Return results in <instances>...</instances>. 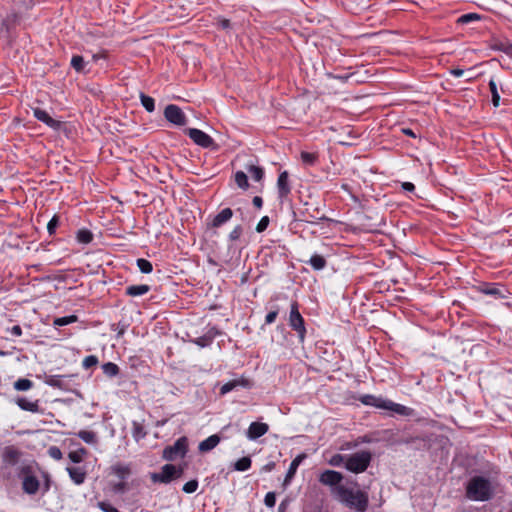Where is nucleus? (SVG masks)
Returning <instances> with one entry per match:
<instances>
[{
	"mask_svg": "<svg viewBox=\"0 0 512 512\" xmlns=\"http://www.w3.org/2000/svg\"><path fill=\"white\" fill-rule=\"evenodd\" d=\"M164 116L169 122L175 125L183 126L186 124V117L177 105H168L164 110Z\"/></svg>",
	"mask_w": 512,
	"mask_h": 512,
	"instance_id": "8",
	"label": "nucleus"
},
{
	"mask_svg": "<svg viewBox=\"0 0 512 512\" xmlns=\"http://www.w3.org/2000/svg\"><path fill=\"white\" fill-rule=\"evenodd\" d=\"M235 182L238 187L246 190L249 187L247 175L243 171H237L235 174Z\"/></svg>",
	"mask_w": 512,
	"mask_h": 512,
	"instance_id": "39",
	"label": "nucleus"
},
{
	"mask_svg": "<svg viewBox=\"0 0 512 512\" xmlns=\"http://www.w3.org/2000/svg\"><path fill=\"white\" fill-rule=\"evenodd\" d=\"M58 218L57 216H54L49 222H48V225H47V230L49 232L50 235L54 234L55 233V230L58 226Z\"/></svg>",
	"mask_w": 512,
	"mask_h": 512,
	"instance_id": "52",
	"label": "nucleus"
},
{
	"mask_svg": "<svg viewBox=\"0 0 512 512\" xmlns=\"http://www.w3.org/2000/svg\"><path fill=\"white\" fill-rule=\"evenodd\" d=\"M314 270H322L327 262L325 258L319 254H314L308 262Z\"/></svg>",
	"mask_w": 512,
	"mask_h": 512,
	"instance_id": "26",
	"label": "nucleus"
},
{
	"mask_svg": "<svg viewBox=\"0 0 512 512\" xmlns=\"http://www.w3.org/2000/svg\"><path fill=\"white\" fill-rule=\"evenodd\" d=\"M185 132L196 145L202 148H217V145L215 144L213 138L210 137L205 132H203L202 130L196 128H189Z\"/></svg>",
	"mask_w": 512,
	"mask_h": 512,
	"instance_id": "7",
	"label": "nucleus"
},
{
	"mask_svg": "<svg viewBox=\"0 0 512 512\" xmlns=\"http://www.w3.org/2000/svg\"><path fill=\"white\" fill-rule=\"evenodd\" d=\"M247 170L248 172L250 173L251 177L259 182L262 180L263 176H264V171L261 167L259 166H255V165H249L247 167Z\"/></svg>",
	"mask_w": 512,
	"mask_h": 512,
	"instance_id": "37",
	"label": "nucleus"
},
{
	"mask_svg": "<svg viewBox=\"0 0 512 512\" xmlns=\"http://www.w3.org/2000/svg\"><path fill=\"white\" fill-rule=\"evenodd\" d=\"M67 472L70 476V478L72 479V481L77 484V485H80L82 483H84L85 481V478H86V472L83 468L81 467H67Z\"/></svg>",
	"mask_w": 512,
	"mask_h": 512,
	"instance_id": "19",
	"label": "nucleus"
},
{
	"mask_svg": "<svg viewBox=\"0 0 512 512\" xmlns=\"http://www.w3.org/2000/svg\"><path fill=\"white\" fill-rule=\"evenodd\" d=\"M289 325L293 330H295L298 334L299 340L301 342L305 339L306 328L304 324V319L299 312V307L297 302H293L291 304V310L289 315Z\"/></svg>",
	"mask_w": 512,
	"mask_h": 512,
	"instance_id": "4",
	"label": "nucleus"
},
{
	"mask_svg": "<svg viewBox=\"0 0 512 512\" xmlns=\"http://www.w3.org/2000/svg\"><path fill=\"white\" fill-rule=\"evenodd\" d=\"M60 375H49L45 377V383L51 387L62 388L63 382Z\"/></svg>",
	"mask_w": 512,
	"mask_h": 512,
	"instance_id": "40",
	"label": "nucleus"
},
{
	"mask_svg": "<svg viewBox=\"0 0 512 512\" xmlns=\"http://www.w3.org/2000/svg\"><path fill=\"white\" fill-rule=\"evenodd\" d=\"M480 18H481L480 15L477 14V13H468V14L462 15L458 19V22L462 23V24H466V23H469V22L474 21V20H479Z\"/></svg>",
	"mask_w": 512,
	"mask_h": 512,
	"instance_id": "45",
	"label": "nucleus"
},
{
	"mask_svg": "<svg viewBox=\"0 0 512 512\" xmlns=\"http://www.w3.org/2000/svg\"><path fill=\"white\" fill-rule=\"evenodd\" d=\"M137 266L142 273L148 274L153 270V266L150 261L140 258L137 260Z\"/></svg>",
	"mask_w": 512,
	"mask_h": 512,
	"instance_id": "42",
	"label": "nucleus"
},
{
	"mask_svg": "<svg viewBox=\"0 0 512 512\" xmlns=\"http://www.w3.org/2000/svg\"><path fill=\"white\" fill-rule=\"evenodd\" d=\"M21 453L18 449L9 446L6 447L3 452V462L7 465H15L18 463L20 459Z\"/></svg>",
	"mask_w": 512,
	"mask_h": 512,
	"instance_id": "16",
	"label": "nucleus"
},
{
	"mask_svg": "<svg viewBox=\"0 0 512 512\" xmlns=\"http://www.w3.org/2000/svg\"><path fill=\"white\" fill-rule=\"evenodd\" d=\"M306 458V454L302 453V454H299L298 456H296L290 466H289V469L286 473V476H285V479H284V486L289 484L291 482V480L293 479L299 465L301 464V462Z\"/></svg>",
	"mask_w": 512,
	"mask_h": 512,
	"instance_id": "15",
	"label": "nucleus"
},
{
	"mask_svg": "<svg viewBox=\"0 0 512 512\" xmlns=\"http://www.w3.org/2000/svg\"><path fill=\"white\" fill-rule=\"evenodd\" d=\"M197 488H198V481L194 479V480H190L187 483H185L182 489L185 493H193L197 490Z\"/></svg>",
	"mask_w": 512,
	"mask_h": 512,
	"instance_id": "47",
	"label": "nucleus"
},
{
	"mask_svg": "<svg viewBox=\"0 0 512 512\" xmlns=\"http://www.w3.org/2000/svg\"><path fill=\"white\" fill-rule=\"evenodd\" d=\"M382 409L390 410L394 413H397V414L403 415V416H411L413 414V409L406 407L404 405L398 404V403H394L390 400H384Z\"/></svg>",
	"mask_w": 512,
	"mask_h": 512,
	"instance_id": "14",
	"label": "nucleus"
},
{
	"mask_svg": "<svg viewBox=\"0 0 512 512\" xmlns=\"http://www.w3.org/2000/svg\"><path fill=\"white\" fill-rule=\"evenodd\" d=\"M268 225H269V217L268 216H264L258 222V224L256 226V231L261 233V232H263V231H265L267 229Z\"/></svg>",
	"mask_w": 512,
	"mask_h": 512,
	"instance_id": "51",
	"label": "nucleus"
},
{
	"mask_svg": "<svg viewBox=\"0 0 512 512\" xmlns=\"http://www.w3.org/2000/svg\"><path fill=\"white\" fill-rule=\"evenodd\" d=\"M509 41L498 37H492L489 42V47L493 50L506 52Z\"/></svg>",
	"mask_w": 512,
	"mask_h": 512,
	"instance_id": "24",
	"label": "nucleus"
},
{
	"mask_svg": "<svg viewBox=\"0 0 512 512\" xmlns=\"http://www.w3.org/2000/svg\"><path fill=\"white\" fill-rule=\"evenodd\" d=\"M146 434L144 427L140 423L133 422L132 435L137 442L143 439Z\"/></svg>",
	"mask_w": 512,
	"mask_h": 512,
	"instance_id": "33",
	"label": "nucleus"
},
{
	"mask_svg": "<svg viewBox=\"0 0 512 512\" xmlns=\"http://www.w3.org/2000/svg\"><path fill=\"white\" fill-rule=\"evenodd\" d=\"M251 386V382L249 379L245 377H240L238 379H233L225 383L221 389L220 393L222 395L229 393L230 391L236 389L237 387L249 388Z\"/></svg>",
	"mask_w": 512,
	"mask_h": 512,
	"instance_id": "13",
	"label": "nucleus"
},
{
	"mask_svg": "<svg viewBox=\"0 0 512 512\" xmlns=\"http://www.w3.org/2000/svg\"><path fill=\"white\" fill-rule=\"evenodd\" d=\"M196 344L204 347L207 343H206V340L204 338H198L196 341Z\"/></svg>",
	"mask_w": 512,
	"mask_h": 512,
	"instance_id": "64",
	"label": "nucleus"
},
{
	"mask_svg": "<svg viewBox=\"0 0 512 512\" xmlns=\"http://www.w3.org/2000/svg\"><path fill=\"white\" fill-rule=\"evenodd\" d=\"M264 503L267 507H274L275 506V503H276V495L274 492H268L266 495H265V498H264Z\"/></svg>",
	"mask_w": 512,
	"mask_h": 512,
	"instance_id": "50",
	"label": "nucleus"
},
{
	"mask_svg": "<svg viewBox=\"0 0 512 512\" xmlns=\"http://www.w3.org/2000/svg\"><path fill=\"white\" fill-rule=\"evenodd\" d=\"M263 204V200L260 196H255L253 198V205L257 208H261Z\"/></svg>",
	"mask_w": 512,
	"mask_h": 512,
	"instance_id": "58",
	"label": "nucleus"
},
{
	"mask_svg": "<svg viewBox=\"0 0 512 512\" xmlns=\"http://www.w3.org/2000/svg\"><path fill=\"white\" fill-rule=\"evenodd\" d=\"M277 188L279 198L281 199L286 198L290 194L291 187L289 184V174L287 171H283L279 174L277 180Z\"/></svg>",
	"mask_w": 512,
	"mask_h": 512,
	"instance_id": "12",
	"label": "nucleus"
},
{
	"mask_svg": "<svg viewBox=\"0 0 512 512\" xmlns=\"http://www.w3.org/2000/svg\"><path fill=\"white\" fill-rule=\"evenodd\" d=\"M232 216L233 211L230 208H225L214 217L212 225L214 227H219L222 224L229 221L232 218Z\"/></svg>",
	"mask_w": 512,
	"mask_h": 512,
	"instance_id": "22",
	"label": "nucleus"
},
{
	"mask_svg": "<svg viewBox=\"0 0 512 512\" xmlns=\"http://www.w3.org/2000/svg\"><path fill=\"white\" fill-rule=\"evenodd\" d=\"M78 242L88 244L93 240V234L86 229H81L77 232L76 236Z\"/></svg>",
	"mask_w": 512,
	"mask_h": 512,
	"instance_id": "38",
	"label": "nucleus"
},
{
	"mask_svg": "<svg viewBox=\"0 0 512 512\" xmlns=\"http://www.w3.org/2000/svg\"><path fill=\"white\" fill-rule=\"evenodd\" d=\"M112 471L121 480L127 478L131 473L130 467L122 464L112 466Z\"/></svg>",
	"mask_w": 512,
	"mask_h": 512,
	"instance_id": "25",
	"label": "nucleus"
},
{
	"mask_svg": "<svg viewBox=\"0 0 512 512\" xmlns=\"http://www.w3.org/2000/svg\"><path fill=\"white\" fill-rule=\"evenodd\" d=\"M87 454V450L85 448H79L78 450H75V451H71L69 454H68V457L69 459L73 462V463H80L82 462L84 456Z\"/></svg>",
	"mask_w": 512,
	"mask_h": 512,
	"instance_id": "34",
	"label": "nucleus"
},
{
	"mask_svg": "<svg viewBox=\"0 0 512 512\" xmlns=\"http://www.w3.org/2000/svg\"><path fill=\"white\" fill-rule=\"evenodd\" d=\"M84 59L82 56L74 55L71 59V66L77 71L82 72L84 70Z\"/></svg>",
	"mask_w": 512,
	"mask_h": 512,
	"instance_id": "43",
	"label": "nucleus"
},
{
	"mask_svg": "<svg viewBox=\"0 0 512 512\" xmlns=\"http://www.w3.org/2000/svg\"><path fill=\"white\" fill-rule=\"evenodd\" d=\"M252 461L250 457L245 456L237 460L234 464V469L237 471H246L251 467Z\"/></svg>",
	"mask_w": 512,
	"mask_h": 512,
	"instance_id": "32",
	"label": "nucleus"
},
{
	"mask_svg": "<svg viewBox=\"0 0 512 512\" xmlns=\"http://www.w3.org/2000/svg\"><path fill=\"white\" fill-rule=\"evenodd\" d=\"M16 403H17V405L22 410L29 411V412H32V413L39 412V404H38L37 400L36 401H30V400H28L25 397H19L16 400Z\"/></svg>",
	"mask_w": 512,
	"mask_h": 512,
	"instance_id": "21",
	"label": "nucleus"
},
{
	"mask_svg": "<svg viewBox=\"0 0 512 512\" xmlns=\"http://www.w3.org/2000/svg\"><path fill=\"white\" fill-rule=\"evenodd\" d=\"M278 310L271 311L266 315L265 324H272L277 318Z\"/></svg>",
	"mask_w": 512,
	"mask_h": 512,
	"instance_id": "54",
	"label": "nucleus"
},
{
	"mask_svg": "<svg viewBox=\"0 0 512 512\" xmlns=\"http://www.w3.org/2000/svg\"><path fill=\"white\" fill-rule=\"evenodd\" d=\"M242 234V228L240 226H236L229 234V238L231 240H237Z\"/></svg>",
	"mask_w": 512,
	"mask_h": 512,
	"instance_id": "53",
	"label": "nucleus"
},
{
	"mask_svg": "<svg viewBox=\"0 0 512 512\" xmlns=\"http://www.w3.org/2000/svg\"><path fill=\"white\" fill-rule=\"evenodd\" d=\"M22 488L27 494H35L39 489V480L32 475L25 476L22 482Z\"/></svg>",
	"mask_w": 512,
	"mask_h": 512,
	"instance_id": "17",
	"label": "nucleus"
},
{
	"mask_svg": "<svg viewBox=\"0 0 512 512\" xmlns=\"http://www.w3.org/2000/svg\"><path fill=\"white\" fill-rule=\"evenodd\" d=\"M402 132L407 136L416 137L415 133L410 128H403Z\"/></svg>",
	"mask_w": 512,
	"mask_h": 512,
	"instance_id": "61",
	"label": "nucleus"
},
{
	"mask_svg": "<svg viewBox=\"0 0 512 512\" xmlns=\"http://www.w3.org/2000/svg\"><path fill=\"white\" fill-rule=\"evenodd\" d=\"M489 88L492 95V103L495 107H498L500 104V95L498 92L497 84L493 79H491L489 82Z\"/></svg>",
	"mask_w": 512,
	"mask_h": 512,
	"instance_id": "36",
	"label": "nucleus"
},
{
	"mask_svg": "<svg viewBox=\"0 0 512 512\" xmlns=\"http://www.w3.org/2000/svg\"><path fill=\"white\" fill-rule=\"evenodd\" d=\"M33 115L37 120L45 123L47 126L54 130H58L61 126L60 121L53 119L45 110L41 108H33Z\"/></svg>",
	"mask_w": 512,
	"mask_h": 512,
	"instance_id": "10",
	"label": "nucleus"
},
{
	"mask_svg": "<svg viewBox=\"0 0 512 512\" xmlns=\"http://www.w3.org/2000/svg\"><path fill=\"white\" fill-rule=\"evenodd\" d=\"M11 334H13L14 336H21L22 335V328L19 326V325H15L11 328L10 330Z\"/></svg>",
	"mask_w": 512,
	"mask_h": 512,
	"instance_id": "55",
	"label": "nucleus"
},
{
	"mask_svg": "<svg viewBox=\"0 0 512 512\" xmlns=\"http://www.w3.org/2000/svg\"><path fill=\"white\" fill-rule=\"evenodd\" d=\"M402 188L405 190V191H408V192H413L415 190V186L413 183L411 182H403L402 183Z\"/></svg>",
	"mask_w": 512,
	"mask_h": 512,
	"instance_id": "56",
	"label": "nucleus"
},
{
	"mask_svg": "<svg viewBox=\"0 0 512 512\" xmlns=\"http://www.w3.org/2000/svg\"><path fill=\"white\" fill-rule=\"evenodd\" d=\"M103 373L108 377H115L119 374V367L113 362H107L102 365Z\"/></svg>",
	"mask_w": 512,
	"mask_h": 512,
	"instance_id": "30",
	"label": "nucleus"
},
{
	"mask_svg": "<svg viewBox=\"0 0 512 512\" xmlns=\"http://www.w3.org/2000/svg\"><path fill=\"white\" fill-rule=\"evenodd\" d=\"M480 291L486 295H492L495 297L504 298V289L503 286H499L497 284H484L481 286Z\"/></svg>",
	"mask_w": 512,
	"mask_h": 512,
	"instance_id": "20",
	"label": "nucleus"
},
{
	"mask_svg": "<svg viewBox=\"0 0 512 512\" xmlns=\"http://www.w3.org/2000/svg\"><path fill=\"white\" fill-rule=\"evenodd\" d=\"M343 478H344V476L342 475V473H340L338 471L325 470L319 475L318 480L322 485L330 487L331 494L333 496H335L336 488L344 486V485H341Z\"/></svg>",
	"mask_w": 512,
	"mask_h": 512,
	"instance_id": "5",
	"label": "nucleus"
},
{
	"mask_svg": "<svg viewBox=\"0 0 512 512\" xmlns=\"http://www.w3.org/2000/svg\"><path fill=\"white\" fill-rule=\"evenodd\" d=\"M187 450H188V440L185 436H183V437H180L179 439H177L173 445L167 446L166 448H164L163 458L168 461H172L177 456H181V457L185 456L187 453Z\"/></svg>",
	"mask_w": 512,
	"mask_h": 512,
	"instance_id": "6",
	"label": "nucleus"
},
{
	"mask_svg": "<svg viewBox=\"0 0 512 512\" xmlns=\"http://www.w3.org/2000/svg\"><path fill=\"white\" fill-rule=\"evenodd\" d=\"M275 468V462L271 461L261 468L262 472H270Z\"/></svg>",
	"mask_w": 512,
	"mask_h": 512,
	"instance_id": "57",
	"label": "nucleus"
},
{
	"mask_svg": "<svg viewBox=\"0 0 512 512\" xmlns=\"http://www.w3.org/2000/svg\"><path fill=\"white\" fill-rule=\"evenodd\" d=\"M505 54L512 58V43L509 42Z\"/></svg>",
	"mask_w": 512,
	"mask_h": 512,
	"instance_id": "63",
	"label": "nucleus"
},
{
	"mask_svg": "<svg viewBox=\"0 0 512 512\" xmlns=\"http://www.w3.org/2000/svg\"><path fill=\"white\" fill-rule=\"evenodd\" d=\"M177 473L176 467L172 464H165L160 473H152L151 480L154 483H169Z\"/></svg>",
	"mask_w": 512,
	"mask_h": 512,
	"instance_id": "9",
	"label": "nucleus"
},
{
	"mask_svg": "<svg viewBox=\"0 0 512 512\" xmlns=\"http://www.w3.org/2000/svg\"><path fill=\"white\" fill-rule=\"evenodd\" d=\"M360 401L365 405H371L377 408H382V405L384 403V399L377 398L373 395H364L360 398Z\"/></svg>",
	"mask_w": 512,
	"mask_h": 512,
	"instance_id": "27",
	"label": "nucleus"
},
{
	"mask_svg": "<svg viewBox=\"0 0 512 512\" xmlns=\"http://www.w3.org/2000/svg\"><path fill=\"white\" fill-rule=\"evenodd\" d=\"M33 386V382L29 379H26V378H21V379H18L15 383H14V388L18 391H26V390H29L30 388H32Z\"/></svg>",
	"mask_w": 512,
	"mask_h": 512,
	"instance_id": "41",
	"label": "nucleus"
},
{
	"mask_svg": "<svg viewBox=\"0 0 512 512\" xmlns=\"http://www.w3.org/2000/svg\"><path fill=\"white\" fill-rule=\"evenodd\" d=\"M97 506L103 512H119V510L116 507L112 506L110 503L105 502V501L98 502Z\"/></svg>",
	"mask_w": 512,
	"mask_h": 512,
	"instance_id": "49",
	"label": "nucleus"
},
{
	"mask_svg": "<svg viewBox=\"0 0 512 512\" xmlns=\"http://www.w3.org/2000/svg\"><path fill=\"white\" fill-rule=\"evenodd\" d=\"M48 454L51 458L55 459V460H61L62 457H63V454L60 450L59 447L57 446H51L49 447L48 449Z\"/></svg>",
	"mask_w": 512,
	"mask_h": 512,
	"instance_id": "48",
	"label": "nucleus"
},
{
	"mask_svg": "<svg viewBox=\"0 0 512 512\" xmlns=\"http://www.w3.org/2000/svg\"><path fill=\"white\" fill-rule=\"evenodd\" d=\"M77 436L87 444H95L97 442V435L93 431L80 430Z\"/></svg>",
	"mask_w": 512,
	"mask_h": 512,
	"instance_id": "28",
	"label": "nucleus"
},
{
	"mask_svg": "<svg viewBox=\"0 0 512 512\" xmlns=\"http://www.w3.org/2000/svg\"><path fill=\"white\" fill-rule=\"evenodd\" d=\"M372 460V454L369 451H359L347 456L345 468L355 474L366 471Z\"/></svg>",
	"mask_w": 512,
	"mask_h": 512,
	"instance_id": "3",
	"label": "nucleus"
},
{
	"mask_svg": "<svg viewBox=\"0 0 512 512\" xmlns=\"http://www.w3.org/2000/svg\"><path fill=\"white\" fill-rule=\"evenodd\" d=\"M220 25L223 29H227L230 27V21L228 19H222Z\"/></svg>",
	"mask_w": 512,
	"mask_h": 512,
	"instance_id": "62",
	"label": "nucleus"
},
{
	"mask_svg": "<svg viewBox=\"0 0 512 512\" xmlns=\"http://www.w3.org/2000/svg\"><path fill=\"white\" fill-rule=\"evenodd\" d=\"M220 442V437L217 434L209 436L207 439L199 443L198 449L200 452L205 453L214 449Z\"/></svg>",
	"mask_w": 512,
	"mask_h": 512,
	"instance_id": "18",
	"label": "nucleus"
},
{
	"mask_svg": "<svg viewBox=\"0 0 512 512\" xmlns=\"http://www.w3.org/2000/svg\"><path fill=\"white\" fill-rule=\"evenodd\" d=\"M269 430V426L263 422H252L247 430V437L250 440H256L265 435Z\"/></svg>",
	"mask_w": 512,
	"mask_h": 512,
	"instance_id": "11",
	"label": "nucleus"
},
{
	"mask_svg": "<svg viewBox=\"0 0 512 512\" xmlns=\"http://www.w3.org/2000/svg\"><path fill=\"white\" fill-rule=\"evenodd\" d=\"M140 100H141V104L143 105V107L148 111V112H153L154 109H155V102H154V99L144 93H141L140 94Z\"/></svg>",
	"mask_w": 512,
	"mask_h": 512,
	"instance_id": "35",
	"label": "nucleus"
},
{
	"mask_svg": "<svg viewBox=\"0 0 512 512\" xmlns=\"http://www.w3.org/2000/svg\"><path fill=\"white\" fill-rule=\"evenodd\" d=\"M336 500L357 512H364L368 507V495L361 490H353L346 486L336 488Z\"/></svg>",
	"mask_w": 512,
	"mask_h": 512,
	"instance_id": "1",
	"label": "nucleus"
},
{
	"mask_svg": "<svg viewBox=\"0 0 512 512\" xmlns=\"http://www.w3.org/2000/svg\"><path fill=\"white\" fill-rule=\"evenodd\" d=\"M451 74L455 77H461L464 74V70L462 69H453L451 70Z\"/></svg>",
	"mask_w": 512,
	"mask_h": 512,
	"instance_id": "60",
	"label": "nucleus"
},
{
	"mask_svg": "<svg viewBox=\"0 0 512 512\" xmlns=\"http://www.w3.org/2000/svg\"><path fill=\"white\" fill-rule=\"evenodd\" d=\"M302 163L307 166H313L317 163L319 155L318 153H310L306 151H302L300 154Z\"/></svg>",
	"mask_w": 512,
	"mask_h": 512,
	"instance_id": "29",
	"label": "nucleus"
},
{
	"mask_svg": "<svg viewBox=\"0 0 512 512\" xmlns=\"http://www.w3.org/2000/svg\"><path fill=\"white\" fill-rule=\"evenodd\" d=\"M114 490L116 492H123L126 490V484L125 482H120L114 486Z\"/></svg>",
	"mask_w": 512,
	"mask_h": 512,
	"instance_id": "59",
	"label": "nucleus"
},
{
	"mask_svg": "<svg viewBox=\"0 0 512 512\" xmlns=\"http://www.w3.org/2000/svg\"><path fill=\"white\" fill-rule=\"evenodd\" d=\"M97 364H98V358L95 355H89V356L85 357L83 360V363H82V365L85 369L94 367Z\"/></svg>",
	"mask_w": 512,
	"mask_h": 512,
	"instance_id": "46",
	"label": "nucleus"
},
{
	"mask_svg": "<svg viewBox=\"0 0 512 512\" xmlns=\"http://www.w3.org/2000/svg\"><path fill=\"white\" fill-rule=\"evenodd\" d=\"M347 456H344L342 454H334L329 460L328 464L334 467H339L343 463L345 464Z\"/></svg>",
	"mask_w": 512,
	"mask_h": 512,
	"instance_id": "44",
	"label": "nucleus"
},
{
	"mask_svg": "<svg viewBox=\"0 0 512 512\" xmlns=\"http://www.w3.org/2000/svg\"><path fill=\"white\" fill-rule=\"evenodd\" d=\"M150 291V286L146 284L131 285L126 288V294L132 297L141 296Z\"/></svg>",
	"mask_w": 512,
	"mask_h": 512,
	"instance_id": "23",
	"label": "nucleus"
},
{
	"mask_svg": "<svg viewBox=\"0 0 512 512\" xmlns=\"http://www.w3.org/2000/svg\"><path fill=\"white\" fill-rule=\"evenodd\" d=\"M491 482L483 476L472 477L466 485V497L472 501L485 502L493 497Z\"/></svg>",
	"mask_w": 512,
	"mask_h": 512,
	"instance_id": "2",
	"label": "nucleus"
},
{
	"mask_svg": "<svg viewBox=\"0 0 512 512\" xmlns=\"http://www.w3.org/2000/svg\"><path fill=\"white\" fill-rule=\"evenodd\" d=\"M78 317L76 315H69L64 317L55 318L53 321L54 326H66L77 322Z\"/></svg>",
	"mask_w": 512,
	"mask_h": 512,
	"instance_id": "31",
	"label": "nucleus"
}]
</instances>
